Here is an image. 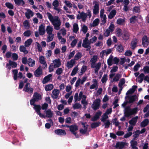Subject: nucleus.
<instances>
[{
	"label": "nucleus",
	"instance_id": "obj_1",
	"mask_svg": "<svg viewBox=\"0 0 149 149\" xmlns=\"http://www.w3.org/2000/svg\"><path fill=\"white\" fill-rule=\"evenodd\" d=\"M47 14L49 20L53 25L54 29L56 30H59L61 24V22L58 16L53 17L52 15L49 12H47Z\"/></svg>",
	"mask_w": 149,
	"mask_h": 149
},
{
	"label": "nucleus",
	"instance_id": "obj_2",
	"mask_svg": "<svg viewBox=\"0 0 149 149\" xmlns=\"http://www.w3.org/2000/svg\"><path fill=\"white\" fill-rule=\"evenodd\" d=\"M101 100L100 98L96 99L93 102L91 107L94 110L98 109L100 106Z\"/></svg>",
	"mask_w": 149,
	"mask_h": 149
},
{
	"label": "nucleus",
	"instance_id": "obj_3",
	"mask_svg": "<svg viewBox=\"0 0 149 149\" xmlns=\"http://www.w3.org/2000/svg\"><path fill=\"white\" fill-rule=\"evenodd\" d=\"M79 13H80V15H77V19H81L82 21L83 22H84L86 19L87 15L86 13H84L83 12H82L81 13H80V12L79 11Z\"/></svg>",
	"mask_w": 149,
	"mask_h": 149
},
{
	"label": "nucleus",
	"instance_id": "obj_4",
	"mask_svg": "<svg viewBox=\"0 0 149 149\" xmlns=\"http://www.w3.org/2000/svg\"><path fill=\"white\" fill-rule=\"evenodd\" d=\"M136 97V95H134L132 96L127 95L125 97V98H127L128 100V101H127L128 103L131 104L135 101Z\"/></svg>",
	"mask_w": 149,
	"mask_h": 149
},
{
	"label": "nucleus",
	"instance_id": "obj_5",
	"mask_svg": "<svg viewBox=\"0 0 149 149\" xmlns=\"http://www.w3.org/2000/svg\"><path fill=\"white\" fill-rule=\"evenodd\" d=\"M131 116V108L130 106H127L125 108L124 116L126 117H129Z\"/></svg>",
	"mask_w": 149,
	"mask_h": 149
},
{
	"label": "nucleus",
	"instance_id": "obj_6",
	"mask_svg": "<svg viewBox=\"0 0 149 149\" xmlns=\"http://www.w3.org/2000/svg\"><path fill=\"white\" fill-rule=\"evenodd\" d=\"M126 144V142L123 141L117 142L116 144L115 147L119 149H123Z\"/></svg>",
	"mask_w": 149,
	"mask_h": 149
},
{
	"label": "nucleus",
	"instance_id": "obj_7",
	"mask_svg": "<svg viewBox=\"0 0 149 149\" xmlns=\"http://www.w3.org/2000/svg\"><path fill=\"white\" fill-rule=\"evenodd\" d=\"M138 42V40L136 38L132 39L130 44L131 48V49L134 50L135 49L136 47Z\"/></svg>",
	"mask_w": 149,
	"mask_h": 149
},
{
	"label": "nucleus",
	"instance_id": "obj_8",
	"mask_svg": "<svg viewBox=\"0 0 149 149\" xmlns=\"http://www.w3.org/2000/svg\"><path fill=\"white\" fill-rule=\"evenodd\" d=\"M54 132L56 134L60 136L65 135L66 134L64 130L61 129H58L55 130Z\"/></svg>",
	"mask_w": 149,
	"mask_h": 149
},
{
	"label": "nucleus",
	"instance_id": "obj_9",
	"mask_svg": "<svg viewBox=\"0 0 149 149\" xmlns=\"http://www.w3.org/2000/svg\"><path fill=\"white\" fill-rule=\"evenodd\" d=\"M30 85L29 83H27L25 85L23 89V91L27 92H30V93H31L33 92V89L32 88H29V86Z\"/></svg>",
	"mask_w": 149,
	"mask_h": 149
},
{
	"label": "nucleus",
	"instance_id": "obj_10",
	"mask_svg": "<svg viewBox=\"0 0 149 149\" xmlns=\"http://www.w3.org/2000/svg\"><path fill=\"white\" fill-rule=\"evenodd\" d=\"M42 74V69L38 67L34 72V75L36 77H39Z\"/></svg>",
	"mask_w": 149,
	"mask_h": 149
},
{
	"label": "nucleus",
	"instance_id": "obj_11",
	"mask_svg": "<svg viewBox=\"0 0 149 149\" xmlns=\"http://www.w3.org/2000/svg\"><path fill=\"white\" fill-rule=\"evenodd\" d=\"M94 3L95 4L94 6L93 12L94 14L96 15L99 12V4L96 1H95Z\"/></svg>",
	"mask_w": 149,
	"mask_h": 149
},
{
	"label": "nucleus",
	"instance_id": "obj_12",
	"mask_svg": "<svg viewBox=\"0 0 149 149\" xmlns=\"http://www.w3.org/2000/svg\"><path fill=\"white\" fill-rule=\"evenodd\" d=\"M39 31L40 35H44L45 32V26L43 24H41L39 27Z\"/></svg>",
	"mask_w": 149,
	"mask_h": 149
},
{
	"label": "nucleus",
	"instance_id": "obj_13",
	"mask_svg": "<svg viewBox=\"0 0 149 149\" xmlns=\"http://www.w3.org/2000/svg\"><path fill=\"white\" fill-rule=\"evenodd\" d=\"M33 97V98L36 100V102H38L39 100L42 99L41 95L36 92L34 93Z\"/></svg>",
	"mask_w": 149,
	"mask_h": 149
},
{
	"label": "nucleus",
	"instance_id": "obj_14",
	"mask_svg": "<svg viewBox=\"0 0 149 149\" xmlns=\"http://www.w3.org/2000/svg\"><path fill=\"white\" fill-rule=\"evenodd\" d=\"M53 62L54 63V68H58L61 65V61L59 58L54 60Z\"/></svg>",
	"mask_w": 149,
	"mask_h": 149
},
{
	"label": "nucleus",
	"instance_id": "obj_15",
	"mask_svg": "<svg viewBox=\"0 0 149 149\" xmlns=\"http://www.w3.org/2000/svg\"><path fill=\"white\" fill-rule=\"evenodd\" d=\"M138 118V116H137L132 118L131 120L129 121V123L133 126H134L137 122V119Z\"/></svg>",
	"mask_w": 149,
	"mask_h": 149
},
{
	"label": "nucleus",
	"instance_id": "obj_16",
	"mask_svg": "<svg viewBox=\"0 0 149 149\" xmlns=\"http://www.w3.org/2000/svg\"><path fill=\"white\" fill-rule=\"evenodd\" d=\"M135 140L133 139L130 141V143L132 149H138V148L136 147L137 142Z\"/></svg>",
	"mask_w": 149,
	"mask_h": 149
},
{
	"label": "nucleus",
	"instance_id": "obj_17",
	"mask_svg": "<svg viewBox=\"0 0 149 149\" xmlns=\"http://www.w3.org/2000/svg\"><path fill=\"white\" fill-rule=\"evenodd\" d=\"M142 44L143 47H146L148 45L147 43H149L147 37L144 36L143 37L142 40Z\"/></svg>",
	"mask_w": 149,
	"mask_h": 149
},
{
	"label": "nucleus",
	"instance_id": "obj_18",
	"mask_svg": "<svg viewBox=\"0 0 149 149\" xmlns=\"http://www.w3.org/2000/svg\"><path fill=\"white\" fill-rule=\"evenodd\" d=\"M52 76V74H49L45 76L42 80V83L43 84H45L50 80L51 77Z\"/></svg>",
	"mask_w": 149,
	"mask_h": 149
},
{
	"label": "nucleus",
	"instance_id": "obj_19",
	"mask_svg": "<svg viewBox=\"0 0 149 149\" xmlns=\"http://www.w3.org/2000/svg\"><path fill=\"white\" fill-rule=\"evenodd\" d=\"M52 93L53 96H52V97L53 98L57 99L58 97L59 93V91L57 89H54Z\"/></svg>",
	"mask_w": 149,
	"mask_h": 149
},
{
	"label": "nucleus",
	"instance_id": "obj_20",
	"mask_svg": "<svg viewBox=\"0 0 149 149\" xmlns=\"http://www.w3.org/2000/svg\"><path fill=\"white\" fill-rule=\"evenodd\" d=\"M15 4L17 6H23L25 2L23 0H14Z\"/></svg>",
	"mask_w": 149,
	"mask_h": 149
},
{
	"label": "nucleus",
	"instance_id": "obj_21",
	"mask_svg": "<svg viewBox=\"0 0 149 149\" xmlns=\"http://www.w3.org/2000/svg\"><path fill=\"white\" fill-rule=\"evenodd\" d=\"M30 15L32 17L33 15V13L30 9H27V12L25 13V15L27 19H29L30 18Z\"/></svg>",
	"mask_w": 149,
	"mask_h": 149
},
{
	"label": "nucleus",
	"instance_id": "obj_22",
	"mask_svg": "<svg viewBox=\"0 0 149 149\" xmlns=\"http://www.w3.org/2000/svg\"><path fill=\"white\" fill-rule=\"evenodd\" d=\"M75 63V60L74 59H71L70 62H67V66L69 68H72Z\"/></svg>",
	"mask_w": 149,
	"mask_h": 149
},
{
	"label": "nucleus",
	"instance_id": "obj_23",
	"mask_svg": "<svg viewBox=\"0 0 149 149\" xmlns=\"http://www.w3.org/2000/svg\"><path fill=\"white\" fill-rule=\"evenodd\" d=\"M39 61L40 63L43 64L45 66V68H47V64L45 60V58L43 56H41L40 57Z\"/></svg>",
	"mask_w": 149,
	"mask_h": 149
},
{
	"label": "nucleus",
	"instance_id": "obj_24",
	"mask_svg": "<svg viewBox=\"0 0 149 149\" xmlns=\"http://www.w3.org/2000/svg\"><path fill=\"white\" fill-rule=\"evenodd\" d=\"M130 36L129 33L127 31H125L123 33L122 38L124 40H127L129 39Z\"/></svg>",
	"mask_w": 149,
	"mask_h": 149
},
{
	"label": "nucleus",
	"instance_id": "obj_25",
	"mask_svg": "<svg viewBox=\"0 0 149 149\" xmlns=\"http://www.w3.org/2000/svg\"><path fill=\"white\" fill-rule=\"evenodd\" d=\"M52 5L54 6V9L58 11V12L60 11V9L57 8L59 5V2L57 0H54L52 3Z\"/></svg>",
	"mask_w": 149,
	"mask_h": 149
},
{
	"label": "nucleus",
	"instance_id": "obj_26",
	"mask_svg": "<svg viewBox=\"0 0 149 149\" xmlns=\"http://www.w3.org/2000/svg\"><path fill=\"white\" fill-rule=\"evenodd\" d=\"M27 63L29 66L33 67L35 65V61L30 58L28 60Z\"/></svg>",
	"mask_w": 149,
	"mask_h": 149
},
{
	"label": "nucleus",
	"instance_id": "obj_27",
	"mask_svg": "<svg viewBox=\"0 0 149 149\" xmlns=\"http://www.w3.org/2000/svg\"><path fill=\"white\" fill-rule=\"evenodd\" d=\"M116 13L117 12L116 10L115 9L112 10L108 16V18L111 19L114 17L115 15L116 14Z\"/></svg>",
	"mask_w": 149,
	"mask_h": 149
},
{
	"label": "nucleus",
	"instance_id": "obj_28",
	"mask_svg": "<svg viewBox=\"0 0 149 149\" xmlns=\"http://www.w3.org/2000/svg\"><path fill=\"white\" fill-rule=\"evenodd\" d=\"M19 50L21 52H23L25 54H27L29 52L26 48L23 45H21L19 47Z\"/></svg>",
	"mask_w": 149,
	"mask_h": 149
},
{
	"label": "nucleus",
	"instance_id": "obj_29",
	"mask_svg": "<svg viewBox=\"0 0 149 149\" xmlns=\"http://www.w3.org/2000/svg\"><path fill=\"white\" fill-rule=\"evenodd\" d=\"M78 130V126L76 125H71V127L70 129V131L73 133L75 132Z\"/></svg>",
	"mask_w": 149,
	"mask_h": 149
},
{
	"label": "nucleus",
	"instance_id": "obj_30",
	"mask_svg": "<svg viewBox=\"0 0 149 149\" xmlns=\"http://www.w3.org/2000/svg\"><path fill=\"white\" fill-rule=\"evenodd\" d=\"M53 88V85L51 84L46 85L45 87V90L47 91H51Z\"/></svg>",
	"mask_w": 149,
	"mask_h": 149
},
{
	"label": "nucleus",
	"instance_id": "obj_31",
	"mask_svg": "<svg viewBox=\"0 0 149 149\" xmlns=\"http://www.w3.org/2000/svg\"><path fill=\"white\" fill-rule=\"evenodd\" d=\"M149 123V121L148 119H144L141 123V127H143L146 126Z\"/></svg>",
	"mask_w": 149,
	"mask_h": 149
},
{
	"label": "nucleus",
	"instance_id": "obj_32",
	"mask_svg": "<svg viewBox=\"0 0 149 149\" xmlns=\"http://www.w3.org/2000/svg\"><path fill=\"white\" fill-rule=\"evenodd\" d=\"M33 42V40L31 38H29L24 43V45L26 47H28L31 45Z\"/></svg>",
	"mask_w": 149,
	"mask_h": 149
},
{
	"label": "nucleus",
	"instance_id": "obj_33",
	"mask_svg": "<svg viewBox=\"0 0 149 149\" xmlns=\"http://www.w3.org/2000/svg\"><path fill=\"white\" fill-rule=\"evenodd\" d=\"M101 124V123L100 122L92 123L91 125V128L92 129L95 128L99 126Z\"/></svg>",
	"mask_w": 149,
	"mask_h": 149
},
{
	"label": "nucleus",
	"instance_id": "obj_34",
	"mask_svg": "<svg viewBox=\"0 0 149 149\" xmlns=\"http://www.w3.org/2000/svg\"><path fill=\"white\" fill-rule=\"evenodd\" d=\"M116 22L119 25H123L125 24V20L124 19L119 18L117 20Z\"/></svg>",
	"mask_w": 149,
	"mask_h": 149
},
{
	"label": "nucleus",
	"instance_id": "obj_35",
	"mask_svg": "<svg viewBox=\"0 0 149 149\" xmlns=\"http://www.w3.org/2000/svg\"><path fill=\"white\" fill-rule=\"evenodd\" d=\"M33 109L37 114L40 112L41 107L40 105H35Z\"/></svg>",
	"mask_w": 149,
	"mask_h": 149
},
{
	"label": "nucleus",
	"instance_id": "obj_36",
	"mask_svg": "<svg viewBox=\"0 0 149 149\" xmlns=\"http://www.w3.org/2000/svg\"><path fill=\"white\" fill-rule=\"evenodd\" d=\"M97 59L98 57L97 56H93L90 60V61L92 63L91 64H92V65L93 64L95 65V62L97 61Z\"/></svg>",
	"mask_w": 149,
	"mask_h": 149
},
{
	"label": "nucleus",
	"instance_id": "obj_37",
	"mask_svg": "<svg viewBox=\"0 0 149 149\" xmlns=\"http://www.w3.org/2000/svg\"><path fill=\"white\" fill-rule=\"evenodd\" d=\"M73 32L75 33H77L79 29L78 24L77 23H74L73 25Z\"/></svg>",
	"mask_w": 149,
	"mask_h": 149
},
{
	"label": "nucleus",
	"instance_id": "obj_38",
	"mask_svg": "<svg viewBox=\"0 0 149 149\" xmlns=\"http://www.w3.org/2000/svg\"><path fill=\"white\" fill-rule=\"evenodd\" d=\"M124 50V48L121 44L118 45L117 48V51L119 53L123 52Z\"/></svg>",
	"mask_w": 149,
	"mask_h": 149
},
{
	"label": "nucleus",
	"instance_id": "obj_39",
	"mask_svg": "<svg viewBox=\"0 0 149 149\" xmlns=\"http://www.w3.org/2000/svg\"><path fill=\"white\" fill-rule=\"evenodd\" d=\"M82 56V54L80 52H77L75 55L74 58V60H78Z\"/></svg>",
	"mask_w": 149,
	"mask_h": 149
},
{
	"label": "nucleus",
	"instance_id": "obj_40",
	"mask_svg": "<svg viewBox=\"0 0 149 149\" xmlns=\"http://www.w3.org/2000/svg\"><path fill=\"white\" fill-rule=\"evenodd\" d=\"M108 116L107 114L104 113L102 116V118H101V121L104 122L106 121L108 118Z\"/></svg>",
	"mask_w": 149,
	"mask_h": 149
},
{
	"label": "nucleus",
	"instance_id": "obj_41",
	"mask_svg": "<svg viewBox=\"0 0 149 149\" xmlns=\"http://www.w3.org/2000/svg\"><path fill=\"white\" fill-rule=\"evenodd\" d=\"M13 74V79L15 80L17 79L18 70L17 69L13 70L12 71Z\"/></svg>",
	"mask_w": 149,
	"mask_h": 149
},
{
	"label": "nucleus",
	"instance_id": "obj_42",
	"mask_svg": "<svg viewBox=\"0 0 149 149\" xmlns=\"http://www.w3.org/2000/svg\"><path fill=\"white\" fill-rule=\"evenodd\" d=\"M45 113L48 118H52L53 116V113L50 109H48L45 111Z\"/></svg>",
	"mask_w": 149,
	"mask_h": 149
},
{
	"label": "nucleus",
	"instance_id": "obj_43",
	"mask_svg": "<svg viewBox=\"0 0 149 149\" xmlns=\"http://www.w3.org/2000/svg\"><path fill=\"white\" fill-rule=\"evenodd\" d=\"M53 31V28L50 26H47V27L46 31L48 34H52Z\"/></svg>",
	"mask_w": 149,
	"mask_h": 149
},
{
	"label": "nucleus",
	"instance_id": "obj_44",
	"mask_svg": "<svg viewBox=\"0 0 149 149\" xmlns=\"http://www.w3.org/2000/svg\"><path fill=\"white\" fill-rule=\"evenodd\" d=\"M138 108L136 107L132 109H131V115H134L137 113L138 112Z\"/></svg>",
	"mask_w": 149,
	"mask_h": 149
},
{
	"label": "nucleus",
	"instance_id": "obj_45",
	"mask_svg": "<svg viewBox=\"0 0 149 149\" xmlns=\"http://www.w3.org/2000/svg\"><path fill=\"white\" fill-rule=\"evenodd\" d=\"M78 70V68L77 66H76L72 70L71 74V76H73L75 75L77 73Z\"/></svg>",
	"mask_w": 149,
	"mask_h": 149
},
{
	"label": "nucleus",
	"instance_id": "obj_46",
	"mask_svg": "<svg viewBox=\"0 0 149 149\" xmlns=\"http://www.w3.org/2000/svg\"><path fill=\"white\" fill-rule=\"evenodd\" d=\"M121 76V75L119 73L116 74L115 76L113 79V81H118Z\"/></svg>",
	"mask_w": 149,
	"mask_h": 149
},
{
	"label": "nucleus",
	"instance_id": "obj_47",
	"mask_svg": "<svg viewBox=\"0 0 149 149\" xmlns=\"http://www.w3.org/2000/svg\"><path fill=\"white\" fill-rule=\"evenodd\" d=\"M54 35L53 34H48L47 38V42H49L53 40L54 38Z\"/></svg>",
	"mask_w": 149,
	"mask_h": 149
},
{
	"label": "nucleus",
	"instance_id": "obj_48",
	"mask_svg": "<svg viewBox=\"0 0 149 149\" xmlns=\"http://www.w3.org/2000/svg\"><path fill=\"white\" fill-rule=\"evenodd\" d=\"M8 62L11 66V68H15L17 66V63L13 61L10 60H9Z\"/></svg>",
	"mask_w": 149,
	"mask_h": 149
},
{
	"label": "nucleus",
	"instance_id": "obj_49",
	"mask_svg": "<svg viewBox=\"0 0 149 149\" xmlns=\"http://www.w3.org/2000/svg\"><path fill=\"white\" fill-rule=\"evenodd\" d=\"M99 19L96 18L95 19L93 22V26L95 27L97 26L99 24Z\"/></svg>",
	"mask_w": 149,
	"mask_h": 149
},
{
	"label": "nucleus",
	"instance_id": "obj_50",
	"mask_svg": "<svg viewBox=\"0 0 149 149\" xmlns=\"http://www.w3.org/2000/svg\"><path fill=\"white\" fill-rule=\"evenodd\" d=\"M104 128H108L110 125H111V123L110 122V120H107L105 122H104Z\"/></svg>",
	"mask_w": 149,
	"mask_h": 149
},
{
	"label": "nucleus",
	"instance_id": "obj_51",
	"mask_svg": "<svg viewBox=\"0 0 149 149\" xmlns=\"http://www.w3.org/2000/svg\"><path fill=\"white\" fill-rule=\"evenodd\" d=\"M24 26L26 29H29L30 27L29 22L28 21L26 20L23 22Z\"/></svg>",
	"mask_w": 149,
	"mask_h": 149
},
{
	"label": "nucleus",
	"instance_id": "obj_52",
	"mask_svg": "<svg viewBox=\"0 0 149 149\" xmlns=\"http://www.w3.org/2000/svg\"><path fill=\"white\" fill-rule=\"evenodd\" d=\"M31 34V31L30 30H27L23 33L24 36L25 37H29Z\"/></svg>",
	"mask_w": 149,
	"mask_h": 149
},
{
	"label": "nucleus",
	"instance_id": "obj_53",
	"mask_svg": "<svg viewBox=\"0 0 149 149\" xmlns=\"http://www.w3.org/2000/svg\"><path fill=\"white\" fill-rule=\"evenodd\" d=\"M5 5L8 8L13 9L14 8V6L13 4L9 2H6L5 3Z\"/></svg>",
	"mask_w": 149,
	"mask_h": 149
},
{
	"label": "nucleus",
	"instance_id": "obj_54",
	"mask_svg": "<svg viewBox=\"0 0 149 149\" xmlns=\"http://www.w3.org/2000/svg\"><path fill=\"white\" fill-rule=\"evenodd\" d=\"M125 83V80L124 78H122L120 81L119 83V86L120 88L122 87V86Z\"/></svg>",
	"mask_w": 149,
	"mask_h": 149
},
{
	"label": "nucleus",
	"instance_id": "obj_55",
	"mask_svg": "<svg viewBox=\"0 0 149 149\" xmlns=\"http://www.w3.org/2000/svg\"><path fill=\"white\" fill-rule=\"evenodd\" d=\"M73 107L74 109H79L81 107V105L79 103H76L74 104Z\"/></svg>",
	"mask_w": 149,
	"mask_h": 149
},
{
	"label": "nucleus",
	"instance_id": "obj_56",
	"mask_svg": "<svg viewBox=\"0 0 149 149\" xmlns=\"http://www.w3.org/2000/svg\"><path fill=\"white\" fill-rule=\"evenodd\" d=\"M137 17L135 16L132 17L130 19V23H134L136 20V18Z\"/></svg>",
	"mask_w": 149,
	"mask_h": 149
},
{
	"label": "nucleus",
	"instance_id": "obj_57",
	"mask_svg": "<svg viewBox=\"0 0 149 149\" xmlns=\"http://www.w3.org/2000/svg\"><path fill=\"white\" fill-rule=\"evenodd\" d=\"M111 32L109 29H107L103 33V36L105 37H107L110 36V33Z\"/></svg>",
	"mask_w": 149,
	"mask_h": 149
},
{
	"label": "nucleus",
	"instance_id": "obj_58",
	"mask_svg": "<svg viewBox=\"0 0 149 149\" xmlns=\"http://www.w3.org/2000/svg\"><path fill=\"white\" fill-rule=\"evenodd\" d=\"M108 29H109L111 32H112L114 30V24L112 23H111Z\"/></svg>",
	"mask_w": 149,
	"mask_h": 149
},
{
	"label": "nucleus",
	"instance_id": "obj_59",
	"mask_svg": "<svg viewBox=\"0 0 149 149\" xmlns=\"http://www.w3.org/2000/svg\"><path fill=\"white\" fill-rule=\"evenodd\" d=\"M140 131L139 130H136L135 132V133L133 136L134 137V139H136V138L138 137L140 134Z\"/></svg>",
	"mask_w": 149,
	"mask_h": 149
},
{
	"label": "nucleus",
	"instance_id": "obj_60",
	"mask_svg": "<svg viewBox=\"0 0 149 149\" xmlns=\"http://www.w3.org/2000/svg\"><path fill=\"white\" fill-rule=\"evenodd\" d=\"M63 71V70L61 68H58L56 71V73L58 75L61 74Z\"/></svg>",
	"mask_w": 149,
	"mask_h": 149
},
{
	"label": "nucleus",
	"instance_id": "obj_61",
	"mask_svg": "<svg viewBox=\"0 0 149 149\" xmlns=\"http://www.w3.org/2000/svg\"><path fill=\"white\" fill-rule=\"evenodd\" d=\"M118 69V67L116 65H114L113 67L112 68L110 72L111 73L115 72L117 71Z\"/></svg>",
	"mask_w": 149,
	"mask_h": 149
},
{
	"label": "nucleus",
	"instance_id": "obj_62",
	"mask_svg": "<svg viewBox=\"0 0 149 149\" xmlns=\"http://www.w3.org/2000/svg\"><path fill=\"white\" fill-rule=\"evenodd\" d=\"M107 79V74H104L101 79V81L102 83L106 82Z\"/></svg>",
	"mask_w": 149,
	"mask_h": 149
},
{
	"label": "nucleus",
	"instance_id": "obj_63",
	"mask_svg": "<svg viewBox=\"0 0 149 149\" xmlns=\"http://www.w3.org/2000/svg\"><path fill=\"white\" fill-rule=\"evenodd\" d=\"M140 66V65L138 63H137L134 67L133 69L134 71V72H137Z\"/></svg>",
	"mask_w": 149,
	"mask_h": 149
},
{
	"label": "nucleus",
	"instance_id": "obj_64",
	"mask_svg": "<svg viewBox=\"0 0 149 149\" xmlns=\"http://www.w3.org/2000/svg\"><path fill=\"white\" fill-rule=\"evenodd\" d=\"M143 70L145 73H149V67L148 66H145L144 67Z\"/></svg>",
	"mask_w": 149,
	"mask_h": 149
}]
</instances>
